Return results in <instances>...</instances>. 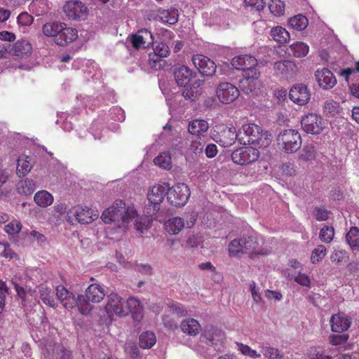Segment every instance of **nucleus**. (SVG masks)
<instances>
[{"label":"nucleus","instance_id":"79ce46f5","mask_svg":"<svg viewBox=\"0 0 359 359\" xmlns=\"http://www.w3.org/2000/svg\"><path fill=\"white\" fill-rule=\"evenodd\" d=\"M290 49L294 57H302L308 54L309 47L303 42H295L290 46Z\"/></svg>","mask_w":359,"mask_h":359},{"label":"nucleus","instance_id":"6e6552de","mask_svg":"<svg viewBox=\"0 0 359 359\" xmlns=\"http://www.w3.org/2000/svg\"><path fill=\"white\" fill-rule=\"evenodd\" d=\"M175 80L179 86L186 87L190 84L194 88H199L203 81L196 79V73L185 65L176 67L173 72Z\"/></svg>","mask_w":359,"mask_h":359},{"label":"nucleus","instance_id":"4c0bfd02","mask_svg":"<svg viewBox=\"0 0 359 359\" xmlns=\"http://www.w3.org/2000/svg\"><path fill=\"white\" fill-rule=\"evenodd\" d=\"M270 33L272 39L278 43H285L290 39L289 32L280 26L273 27Z\"/></svg>","mask_w":359,"mask_h":359},{"label":"nucleus","instance_id":"a211bd4d","mask_svg":"<svg viewBox=\"0 0 359 359\" xmlns=\"http://www.w3.org/2000/svg\"><path fill=\"white\" fill-rule=\"evenodd\" d=\"M130 41L133 46L136 50L144 48L154 43V36L152 33L147 29H140L136 34L131 35Z\"/></svg>","mask_w":359,"mask_h":359},{"label":"nucleus","instance_id":"a878e982","mask_svg":"<svg viewBox=\"0 0 359 359\" xmlns=\"http://www.w3.org/2000/svg\"><path fill=\"white\" fill-rule=\"evenodd\" d=\"M180 329L183 333L190 337H195L201 332V326L198 320L187 318L182 321Z\"/></svg>","mask_w":359,"mask_h":359},{"label":"nucleus","instance_id":"0e129e2a","mask_svg":"<svg viewBox=\"0 0 359 359\" xmlns=\"http://www.w3.org/2000/svg\"><path fill=\"white\" fill-rule=\"evenodd\" d=\"M0 247L4 248L3 252L1 253V255L7 259H13L15 257L16 254L15 252L11 248L10 245L7 243H1Z\"/></svg>","mask_w":359,"mask_h":359},{"label":"nucleus","instance_id":"aec40b11","mask_svg":"<svg viewBox=\"0 0 359 359\" xmlns=\"http://www.w3.org/2000/svg\"><path fill=\"white\" fill-rule=\"evenodd\" d=\"M242 132H238L234 126H225L219 133L218 142L224 147H229L233 145L236 140H239Z\"/></svg>","mask_w":359,"mask_h":359},{"label":"nucleus","instance_id":"5701e85b","mask_svg":"<svg viewBox=\"0 0 359 359\" xmlns=\"http://www.w3.org/2000/svg\"><path fill=\"white\" fill-rule=\"evenodd\" d=\"M231 65L234 69L244 72L253 66H257V60L250 55H242L234 57L231 60Z\"/></svg>","mask_w":359,"mask_h":359},{"label":"nucleus","instance_id":"412c9836","mask_svg":"<svg viewBox=\"0 0 359 359\" xmlns=\"http://www.w3.org/2000/svg\"><path fill=\"white\" fill-rule=\"evenodd\" d=\"M315 76L318 85L323 89H330L337 83V79L332 72L327 68L318 69Z\"/></svg>","mask_w":359,"mask_h":359},{"label":"nucleus","instance_id":"6ab92c4d","mask_svg":"<svg viewBox=\"0 0 359 359\" xmlns=\"http://www.w3.org/2000/svg\"><path fill=\"white\" fill-rule=\"evenodd\" d=\"M311 93L306 86L298 84L292 87L289 93L290 99L299 105H304L310 100Z\"/></svg>","mask_w":359,"mask_h":359},{"label":"nucleus","instance_id":"58836bf2","mask_svg":"<svg viewBox=\"0 0 359 359\" xmlns=\"http://www.w3.org/2000/svg\"><path fill=\"white\" fill-rule=\"evenodd\" d=\"M51 290L50 287L41 285L39 288V293L42 302L49 306L50 307L55 308L56 306L54 297L50 294Z\"/></svg>","mask_w":359,"mask_h":359},{"label":"nucleus","instance_id":"7c9ffc66","mask_svg":"<svg viewBox=\"0 0 359 359\" xmlns=\"http://www.w3.org/2000/svg\"><path fill=\"white\" fill-rule=\"evenodd\" d=\"M36 189V183L28 178L20 180L16 184L17 192L23 196H30Z\"/></svg>","mask_w":359,"mask_h":359},{"label":"nucleus","instance_id":"f3484780","mask_svg":"<svg viewBox=\"0 0 359 359\" xmlns=\"http://www.w3.org/2000/svg\"><path fill=\"white\" fill-rule=\"evenodd\" d=\"M331 330L334 332L346 331L352 323L351 318L344 312H339L332 316L330 320Z\"/></svg>","mask_w":359,"mask_h":359},{"label":"nucleus","instance_id":"ea45409f","mask_svg":"<svg viewBox=\"0 0 359 359\" xmlns=\"http://www.w3.org/2000/svg\"><path fill=\"white\" fill-rule=\"evenodd\" d=\"M289 25L298 31L304 30L308 26V20L306 16L299 14L289 19Z\"/></svg>","mask_w":359,"mask_h":359},{"label":"nucleus","instance_id":"8fccbe9b","mask_svg":"<svg viewBox=\"0 0 359 359\" xmlns=\"http://www.w3.org/2000/svg\"><path fill=\"white\" fill-rule=\"evenodd\" d=\"M133 219H135V229L138 233L143 234L147 231L149 226V222L148 219L140 217L137 214V216Z\"/></svg>","mask_w":359,"mask_h":359},{"label":"nucleus","instance_id":"2f4dec72","mask_svg":"<svg viewBox=\"0 0 359 359\" xmlns=\"http://www.w3.org/2000/svg\"><path fill=\"white\" fill-rule=\"evenodd\" d=\"M33 165L30 162V158L27 156H19L17 161L16 175L19 177L27 175L32 170Z\"/></svg>","mask_w":359,"mask_h":359},{"label":"nucleus","instance_id":"c756f323","mask_svg":"<svg viewBox=\"0 0 359 359\" xmlns=\"http://www.w3.org/2000/svg\"><path fill=\"white\" fill-rule=\"evenodd\" d=\"M32 45L26 40H19L12 46L10 52L17 56L28 55L32 52Z\"/></svg>","mask_w":359,"mask_h":359},{"label":"nucleus","instance_id":"e2e57ef3","mask_svg":"<svg viewBox=\"0 0 359 359\" xmlns=\"http://www.w3.org/2000/svg\"><path fill=\"white\" fill-rule=\"evenodd\" d=\"M169 311L177 316H184L187 314V310L178 304L172 303L168 305Z\"/></svg>","mask_w":359,"mask_h":359},{"label":"nucleus","instance_id":"b1692460","mask_svg":"<svg viewBox=\"0 0 359 359\" xmlns=\"http://www.w3.org/2000/svg\"><path fill=\"white\" fill-rule=\"evenodd\" d=\"M159 20L163 23L169 25H175L178 21V11L175 8L168 10L158 9L156 15H151L150 20Z\"/></svg>","mask_w":359,"mask_h":359},{"label":"nucleus","instance_id":"39448f33","mask_svg":"<svg viewBox=\"0 0 359 359\" xmlns=\"http://www.w3.org/2000/svg\"><path fill=\"white\" fill-rule=\"evenodd\" d=\"M168 191V185L165 184L154 185L148 191V203L144 208V213L147 217H152L159 211Z\"/></svg>","mask_w":359,"mask_h":359},{"label":"nucleus","instance_id":"a19ab883","mask_svg":"<svg viewBox=\"0 0 359 359\" xmlns=\"http://www.w3.org/2000/svg\"><path fill=\"white\" fill-rule=\"evenodd\" d=\"M156 342V339L154 333L151 332H144L140 336L139 344L143 348H150Z\"/></svg>","mask_w":359,"mask_h":359},{"label":"nucleus","instance_id":"423d86ee","mask_svg":"<svg viewBox=\"0 0 359 359\" xmlns=\"http://www.w3.org/2000/svg\"><path fill=\"white\" fill-rule=\"evenodd\" d=\"M277 142L283 151L286 153H294L300 149L302 138L299 133L294 129L281 130L278 137Z\"/></svg>","mask_w":359,"mask_h":359},{"label":"nucleus","instance_id":"f257e3e1","mask_svg":"<svg viewBox=\"0 0 359 359\" xmlns=\"http://www.w3.org/2000/svg\"><path fill=\"white\" fill-rule=\"evenodd\" d=\"M136 216L137 211L133 207L126 208L123 201L116 200L102 212L101 218L107 224L114 222L118 227H121Z\"/></svg>","mask_w":359,"mask_h":359},{"label":"nucleus","instance_id":"774afa93","mask_svg":"<svg viewBox=\"0 0 359 359\" xmlns=\"http://www.w3.org/2000/svg\"><path fill=\"white\" fill-rule=\"evenodd\" d=\"M15 290L17 293L18 297L21 299V304L22 306L26 305V291L23 287L18 285L17 283L13 282Z\"/></svg>","mask_w":359,"mask_h":359},{"label":"nucleus","instance_id":"69168bd1","mask_svg":"<svg viewBox=\"0 0 359 359\" xmlns=\"http://www.w3.org/2000/svg\"><path fill=\"white\" fill-rule=\"evenodd\" d=\"M33 17L27 13H22L18 17V22L22 26H27L32 23Z\"/></svg>","mask_w":359,"mask_h":359},{"label":"nucleus","instance_id":"c03bdc74","mask_svg":"<svg viewBox=\"0 0 359 359\" xmlns=\"http://www.w3.org/2000/svg\"><path fill=\"white\" fill-rule=\"evenodd\" d=\"M242 247L241 238L233 239L228 246L229 255L231 257H241L243 255Z\"/></svg>","mask_w":359,"mask_h":359},{"label":"nucleus","instance_id":"2eb2a0df","mask_svg":"<svg viewBox=\"0 0 359 359\" xmlns=\"http://www.w3.org/2000/svg\"><path fill=\"white\" fill-rule=\"evenodd\" d=\"M63 11L69 19L77 20L87 16V7L81 1H69L63 6Z\"/></svg>","mask_w":359,"mask_h":359},{"label":"nucleus","instance_id":"4d7b16f0","mask_svg":"<svg viewBox=\"0 0 359 359\" xmlns=\"http://www.w3.org/2000/svg\"><path fill=\"white\" fill-rule=\"evenodd\" d=\"M154 54L161 57H166L170 53V48L165 43H158L153 48Z\"/></svg>","mask_w":359,"mask_h":359},{"label":"nucleus","instance_id":"dca6fc26","mask_svg":"<svg viewBox=\"0 0 359 359\" xmlns=\"http://www.w3.org/2000/svg\"><path fill=\"white\" fill-rule=\"evenodd\" d=\"M192 62L198 72L203 76H212L216 70L215 62L203 55H196L192 57Z\"/></svg>","mask_w":359,"mask_h":359},{"label":"nucleus","instance_id":"9b49d317","mask_svg":"<svg viewBox=\"0 0 359 359\" xmlns=\"http://www.w3.org/2000/svg\"><path fill=\"white\" fill-rule=\"evenodd\" d=\"M301 125L302 129L306 133L312 135L320 134L325 128V122L321 116L309 113L302 118Z\"/></svg>","mask_w":359,"mask_h":359},{"label":"nucleus","instance_id":"5fc2aeb1","mask_svg":"<svg viewBox=\"0 0 359 359\" xmlns=\"http://www.w3.org/2000/svg\"><path fill=\"white\" fill-rule=\"evenodd\" d=\"M198 88H194L190 84L187 85L182 93L183 97L190 101L196 100L200 95Z\"/></svg>","mask_w":359,"mask_h":359},{"label":"nucleus","instance_id":"72a5a7b5","mask_svg":"<svg viewBox=\"0 0 359 359\" xmlns=\"http://www.w3.org/2000/svg\"><path fill=\"white\" fill-rule=\"evenodd\" d=\"M203 336L208 340L211 344H217L218 342L222 341L224 339V333L220 329L215 327H210L205 330Z\"/></svg>","mask_w":359,"mask_h":359},{"label":"nucleus","instance_id":"f704fd0d","mask_svg":"<svg viewBox=\"0 0 359 359\" xmlns=\"http://www.w3.org/2000/svg\"><path fill=\"white\" fill-rule=\"evenodd\" d=\"M209 128L208 122L203 119H195L189 122L188 130L191 134L200 135L205 133Z\"/></svg>","mask_w":359,"mask_h":359},{"label":"nucleus","instance_id":"ddd939ff","mask_svg":"<svg viewBox=\"0 0 359 359\" xmlns=\"http://www.w3.org/2000/svg\"><path fill=\"white\" fill-rule=\"evenodd\" d=\"M242 76L243 79L240 82L242 90L248 94L255 90L261 76L258 65L245 70L242 73Z\"/></svg>","mask_w":359,"mask_h":359},{"label":"nucleus","instance_id":"603ef678","mask_svg":"<svg viewBox=\"0 0 359 359\" xmlns=\"http://www.w3.org/2000/svg\"><path fill=\"white\" fill-rule=\"evenodd\" d=\"M236 345L238 349L241 351V353L246 356H248L251 358H259L261 357V353H258L257 351L252 349L249 346L243 344L242 343L236 342Z\"/></svg>","mask_w":359,"mask_h":359},{"label":"nucleus","instance_id":"37998d69","mask_svg":"<svg viewBox=\"0 0 359 359\" xmlns=\"http://www.w3.org/2000/svg\"><path fill=\"white\" fill-rule=\"evenodd\" d=\"M339 104L332 100H327L323 106V111L327 116L333 117L340 112Z\"/></svg>","mask_w":359,"mask_h":359},{"label":"nucleus","instance_id":"bb28decb","mask_svg":"<svg viewBox=\"0 0 359 359\" xmlns=\"http://www.w3.org/2000/svg\"><path fill=\"white\" fill-rule=\"evenodd\" d=\"M126 304L133 319L140 322L144 316L143 306L140 300L134 297H130L128 299Z\"/></svg>","mask_w":359,"mask_h":359},{"label":"nucleus","instance_id":"7ed1b4c3","mask_svg":"<svg viewBox=\"0 0 359 359\" xmlns=\"http://www.w3.org/2000/svg\"><path fill=\"white\" fill-rule=\"evenodd\" d=\"M45 36L54 37L55 42L59 46H65L77 38V30L67 27V25L60 22L46 23L42 27Z\"/></svg>","mask_w":359,"mask_h":359},{"label":"nucleus","instance_id":"bf43d9fd","mask_svg":"<svg viewBox=\"0 0 359 359\" xmlns=\"http://www.w3.org/2000/svg\"><path fill=\"white\" fill-rule=\"evenodd\" d=\"M22 229V224L18 220H13L4 226L5 231L9 235L18 233Z\"/></svg>","mask_w":359,"mask_h":359},{"label":"nucleus","instance_id":"de8ad7c7","mask_svg":"<svg viewBox=\"0 0 359 359\" xmlns=\"http://www.w3.org/2000/svg\"><path fill=\"white\" fill-rule=\"evenodd\" d=\"M269 8L273 15L281 16L285 13V4L281 0H271Z\"/></svg>","mask_w":359,"mask_h":359},{"label":"nucleus","instance_id":"052dcab7","mask_svg":"<svg viewBox=\"0 0 359 359\" xmlns=\"http://www.w3.org/2000/svg\"><path fill=\"white\" fill-rule=\"evenodd\" d=\"M348 334H331L329 337L330 343L332 345L337 346L345 344L348 339Z\"/></svg>","mask_w":359,"mask_h":359},{"label":"nucleus","instance_id":"6e6d98bb","mask_svg":"<svg viewBox=\"0 0 359 359\" xmlns=\"http://www.w3.org/2000/svg\"><path fill=\"white\" fill-rule=\"evenodd\" d=\"M308 356L309 359H331L329 355L324 354L323 350L320 347H311L309 350Z\"/></svg>","mask_w":359,"mask_h":359},{"label":"nucleus","instance_id":"f8f14e48","mask_svg":"<svg viewBox=\"0 0 359 359\" xmlns=\"http://www.w3.org/2000/svg\"><path fill=\"white\" fill-rule=\"evenodd\" d=\"M107 302L104 309L109 318H111L114 315L119 317L128 315L127 311L123 308V299L116 292H111L107 297Z\"/></svg>","mask_w":359,"mask_h":359},{"label":"nucleus","instance_id":"20e7f679","mask_svg":"<svg viewBox=\"0 0 359 359\" xmlns=\"http://www.w3.org/2000/svg\"><path fill=\"white\" fill-rule=\"evenodd\" d=\"M56 295L63 306L67 309L77 306L79 312L83 315L88 314L92 309L90 304L87 302L84 295L81 294L76 297L74 293L68 291L62 285L56 287Z\"/></svg>","mask_w":359,"mask_h":359},{"label":"nucleus","instance_id":"c9c22d12","mask_svg":"<svg viewBox=\"0 0 359 359\" xmlns=\"http://www.w3.org/2000/svg\"><path fill=\"white\" fill-rule=\"evenodd\" d=\"M34 200L39 206L46 208L53 203V196L48 191L41 190L35 194Z\"/></svg>","mask_w":359,"mask_h":359},{"label":"nucleus","instance_id":"864d4df0","mask_svg":"<svg viewBox=\"0 0 359 359\" xmlns=\"http://www.w3.org/2000/svg\"><path fill=\"white\" fill-rule=\"evenodd\" d=\"M326 248L323 245H319L312 251L311 260L312 263H316L322 260L326 255Z\"/></svg>","mask_w":359,"mask_h":359},{"label":"nucleus","instance_id":"49530a36","mask_svg":"<svg viewBox=\"0 0 359 359\" xmlns=\"http://www.w3.org/2000/svg\"><path fill=\"white\" fill-rule=\"evenodd\" d=\"M316 149L313 144L305 146L300 152L299 158L304 161H313L316 158Z\"/></svg>","mask_w":359,"mask_h":359},{"label":"nucleus","instance_id":"f03ea898","mask_svg":"<svg viewBox=\"0 0 359 359\" xmlns=\"http://www.w3.org/2000/svg\"><path fill=\"white\" fill-rule=\"evenodd\" d=\"M241 130L242 134L239 137V142L243 144H252L260 148H266L271 143V134L257 124L243 125Z\"/></svg>","mask_w":359,"mask_h":359},{"label":"nucleus","instance_id":"680f3d73","mask_svg":"<svg viewBox=\"0 0 359 359\" xmlns=\"http://www.w3.org/2000/svg\"><path fill=\"white\" fill-rule=\"evenodd\" d=\"M329 212L323 208L316 207L313 209V216L318 221H325L329 218Z\"/></svg>","mask_w":359,"mask_h":359},{"label":"nucleus","instance_id":"13d9d810","mask_svg":"<svg viewBox=\"0 0 359 359\" xmlns=\"http://www.w3.org/2000/svg\"><path fill=\"white\" fill-rule=\"evenodd\" d=\"M8 287L6 283L0 280V315L3 313L6 305V297L8 294Z\"/></svg>","mask_w":359,"mask_h":359},{"label":"nucleus","instance_id":"0eeeda50","mask_svg":"<svg viewBox=\"0 0 359 359\" xmlns=\"http://www.w3.org/2000/svg\"><path fill=\"white\" fill-rule=\"evenodd\" d=\"M99 216L97 210L88 207L76 206L71 208L67 214V221L70 224L75 222L81 224H90L95 220Z\"/></svg>","mask_w":359,"mask_h":359},{"label":"nucleus","instance_id":"473e14b6","mask_svg":"<svg viewBox=\"0 0 359 359\" xmlns=\"http://www.w3.org/2000/svg\"><path fill=\"white\" fill-rule=\"evenodd\" d=\"M260 353L267 359H283V354L275 347L271 346L268 343L259 345Z\"/></svg>","mask_w":359,"mask_h":359},{"label":"nucleus","instance_id":"393cba45","mask_svg":"<svg viewBox=\"0 0 359 359\" xmlns=\"http://www.w3.org/2000/svg\"><path fill=\"white\" fill-rule=\"evenodd\" d=\"M105 295L104 290L101 285L93 283L86 288L84 297L88 304L89 302L99 303L104 299Z\"/></svg>","mask_w":359,"mask_h":359},{"label":"nucleus","instance_id":"9d476101","mask_svg":"<svg viewBox=\"0 0 359 359\" xmlns=\"http://www.w3.org/2000/svg\"><path fill=\"white\" fill-rule=\"evenodd\" d=\"M259 157V150L253 147H243L234 150L231 154L232 161L241 165L255 162Z\"/></svg>","mask_w":359,"mask_h":359},{"label":"nucleus","instance_id":"4468645a","mask_svg":"<svg viewBox=\"0 0 359 359\" xmlns=\"http://www.w3.org/2000/svg\"><path fill=\"white\" fill-rule=\"evenodd\" d=\"M217 96L223 104H229L236 100L240 94L238 89L229 82L221 83L217 88Z\"/></svg>","mask_w":359,"mask_h":359},{"label":"nucleus","instance_id":"338daca9","mask_svg":"<svg viewBox=\"0 0 359 359\" xmlns=\"http://www.w3.org/2000/svg\"><path fill=\"white\" fill-rule=\"evenodd\" d=\"M346 258V252L345 250H334L331 256L330 259L332 262L339 263L343 262Z\"/></svg>","mask_w":359,"mask_h":359},{"label":"nucleus","instance_id":"e433bc0d","mask_svg":"<svg viewBox=\"0 0 359 359\" xmlns=\"http://www.w3.org/2000/svg\"><path fill=\"white\" fill-rule=\"evenodd\" d=\"M346 240L353 251H359V229L352 226L346 235Z\"/></svg>","mask_w":359,"mask_h":359},{"label":"nucleus","instance_id":"a18cd8bd","mask_svg":"<svg viewBox=\"0 0 359 359\" xmlns=\"http://www.w3.org/2000/svg\"><path fill=\"white\" fill-rule=\"evenodd\" d=\"M154 163L163 169H170L171 168V157L168 152H163L154 159Z\"/></svg>","mask_w":359,"mask_h":359},{"label":"nucleus","instance_id":"4be33fe9","mask_svg":"<svg viewBox=\"0 0 359 359\" xmlns=\"http://www.w3.org/2000/svg\"><path fill=\"white\" fill-rule=\"evenodd\" d=\"M273 69L276 75L289 79L295 74L297 66L292 61L280 60L274 63Z\"/></svg>","mask_w":359,"mask_h":359},{"label":"nucleus","instance_id":"c85d7f7f","mask_svg":"<svg viewBox=\"0 0 359 359\" xmlns=\"http://www.w3.org/2000/svg\"><path fill=\"white\" fill-rule=\"evenodd\" d=\"M241 244L243 245V255L244 254H259L265 255L266 253L257 252L256 249L258 245L257 238L252 236H243L241 238Z\"/></svg>","mask_w":359,"mask_h":359},{"label":"nucleus","instance_id":"09e8293b","mask_svg":"<svg viewBox=\"0 0 359 359\" xmlns=\"http://www.w3.org/2000/svg\"><path fill=\"white\" fill-rule=\"evenodd\" d=\"M334 236V229L332 226H324L319 233V238L321 241L325 243H330L333 240Z\"/></svg>","mask_w":359,"mask_h":359},{"label":"nucleus","instance_id":"3c124183","mask_svg":"<svg viewBox=\"0 0 359 359\" xmlns=\"http://www.w3.org/2000/svg\"><path fill=\"white\" fill-rule=\"evenodd\" d=\"M236 345L238 349L241 351V353L246 356H248L251 358H259L261 357V353H258L257 351L252 349L249 346L243 344L242 343L236 342Z\"/></svg>","mask_w":359,"mask_h":359},{"label":"nucleus","instance_id":"1a4fd4ad","mask_svg":"<svg viewBox=\"0 0 359 359\" xmlns=\"http://www.w3.org/2000/svg\"><path fill=\"white\" fill-rule=\"evenodd\" d=\"M190 196V191L188 186L184 183H178L168 187L167 198L170 203L176 207L184 206Z\"/></svg>","mask_w":359,"mask_h":359},{"label":"nucleus","instance_id":"cd10ccee","mask_svg":"<svg viewBox=\"0 0 359 359\" xmlns=\"http://www.w3.org/2000/svg\"><path fill=\"white\" fill-rule=\"evenodd\" d=\"M165 231L170 235L179 233L185 226V220L180 217L168 219L164 224Z\"/></svg>","mask_w":359,"mask_h":359}]
</instances>
